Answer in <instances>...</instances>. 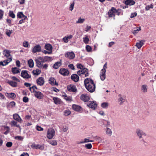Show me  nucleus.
I'll use <instances>...</instances> for the list:
<instances>
[{
	"instance_id": "1",
	"label": "nucleus",
	"mask_w": 156,
	"mask_h": 156,
	"mask_svg": "<svg viewBox=\"0 0 156 156\" xmlns=\"http://www.w3.org/2000/svg\"><path fill=\"white\" fill-rule=\"evenodd\" d=\"M84 83L85 86L88 91L93 92L95 90V85L92 79L87 78L85 80Z\"/></svg>"
},
{
	"instance_id": "2",
	"label": "nucleus",
	"mask_w": 156,
	"mask_h": 156,
	"mask_svg": "<svg viewBox=\"0 0 156 156\" xmlns=\"http://www.w3.org/2000/svg\"><path fill=\"white\" fill-rule=\"evenodd\" d=\"M136 133L139 138L140 140L141 141H142L143 142V144L145 145V143L146 142L143 139L144 137L145 136H146L145 133L139 129H136Z\"/></svg>"
},
{
	"instance_id": "3",
	"label": "nucleus",
	"mask_w": 156,
	"mask_h": 156,
	"mask_svg": "<svg viewBox=\"0 0 156 156\" xmlns=\"http://www.w3.org/2000/svg\"><path fill=\"white\" fill-rule=\"evenodd\" d=\"M55 134L54 129L52 128H50L48 129L47 132V137L49 139H52Z\"/></svg>"
},
{
	"instance_id": "4",
	"label": "nucleus",
	"mask_w": 156,
	"mask_h": 156,
	"mask_svg": "<svg viewBox=\"0 0 156 156\" xmlns=\"http://www.w3.org/2000/svg\"><path fill=\"white\" fill-rule=\"evenodd\" d=\"M87 106L90 108L95 110L97 106V104L94 101H90L87 104Z\"/></svg>"
},
{
	"instance_id": "5",
	"label": "nucleus",
	"mask_w": 156,
	"mask_h": 156,
	"mask_svg": "<svg viewBox=\"0 0 156 156\" xmlns=\"http://www.w3.org/2000/svg\"><path fill=\"white\" fill-rule=\"evenodd\" d=\"M31 147L34 149H39L41 150H43L44 149V145L36 144H33L31 146Z\"/></svg>"
},
{
	"instance_id": "6",
	"label": "nucleus",
	"mask_w": 156,
	"mask_h": 156,
	"mask_svg": "<svg viewBox=\"0 0 156 156\" xmlns=\"http://www.w3.org/2000/svg\"><path fill=\"white\" fill-rule=\"evenodd\" d=\"M65 56L70 59H73L75 57V54L73 51L67 52L65 54Z\"/></svg>"
},
{
	"instance_id": "7",
	"label": "nucleus",
	"mask_w": 156,
	"mask_h": 156,
	"mask_svg": "<svg viewBox=\"0 0 156 156\" xmlns=\"http://www.w3.org/2000/svg\"><path fill=\"white\" fill-rule=\"evenodd\" d=\"M67 90L69 92H76L77 90L76 86L73 84H70L67 87Z\"/></svg>"
},
{
	"instance_id": "8",
	"label": "nucleus",
	"mask_w": 156,
	"mask_h": 156,
	"mask_svg": "<svg viewBox=\"0 0 156 156\" xmlns=\"http://www.w3.org/2000/svg\"><path fill=\"white\" fill-rule=\"evenodd\" d=\"M27 70H22L21 71V76L24 78L29 79L31 77L30 75L29 74Z\"/></svg>"
},
{
	"instance_id": "9",
	"label": "nucleus",
	"mask_w": 156,
	"mask_h": 156,
	"mask_svg": "<svg viewBox=\"0 0 156 156\" xmlns=\"http://www.w3.org/2000/svg\"><path fill=\"white\" fill-rule=\"evenodd\" d=\"M32 51L33 53L41 52V47L39 44H37L34 47Z\"/></svg>"
},
{
	"instance_id": "10",
	"label": "nucleus",
	"mask_w": 156,
	"mask_h": 156,
	"mask_svg": "<svg viewBox=\"0 0 156 156\" xmlns=\"http://www.w3.org/2000/svg\"><path fill=\"white\" fill-rule=\"evenodd\" d=\"M36 82L38 85L42 86L44 83V78L42 77H39L37 80Z\"/></svg>"
},
{
	"instance_id": "11",
	"label": "nucleus",
	"mask_w": 156,
	"mask_h": 156,
	"mask_svg": "<svg viewBox=\"0 0 156 156\" xmlns=\"http://www.w3.org/2000/svg\"><path fill=\"white\" fill-rule=\"evenodd\" d=\"M59 73L64 76H67L69 73L68 69L65 68H61L59 70Z\"/></svg>"
},
{
	"instance_id": "12",
	"label": "nucleus",
	"mask_w": 156,
	"mask_h": 156,
	"mask_svg": "<svg viewBox=\"0 0 156 156\" xmlns=\"http://www.w3.org/2000/svg\"><path fill=\"white\" fill-rule=\"evenodd\" d=\"M49 83L52 86L56 85L58 86V83L56 81V80L54 78L51 77L48 80Z\"/></svg>"
},
{
	"instance_id": "13",
	"label": "nucleus",
	"mask_w": 156,
	"mask_h": 156,
	"mask_svg": "<svg viewBox=\"0 0 156 156\" xmlns=\"http://www.w3.org/2000/svg\"><path fill=\"white\" fill-rule=\"evenodd\" d=\"M81 99L84 102H87L90 99L88 95L87 94H82L80 96Z\"/></svg>"
},
{
	"instance_id": "14",
	"label": "nucleus",
	"mask_w": 156,
	"mask_h": 156,
	"mask_svg": "<svg viewBox=\"0 0 156 156\" xmlns=\"http://www.w3.org/2000/svg\"><path fill=\"white\" fill-rule=\"evenodd\" d=\"M34 92V96L37 98L41 99L43 98L44 95L41 92L35 91Z\"/></svg>"
},
{
	"instance_id": "15",
	"label": "nucleus",
	"mask_w": 156,
	"mask_h": 156,
	"mask_svg": "<svg viewBox=\"0 0 156 156\" xmlns=\"http://www.w3.org/2000/svg\"><path fill=\"white\" fill-rule=\"evenodd\" d=\"M72 108L74 110L77 112L81 111L82 109V108L81 106L75 104L72 105Z\"/></svg>"
},
{
	"instance_id": "16",
	"label": "nucleus",
	"mask_w": 156,
	"mask_h": 156,
	"mask_svg": "<svg viewBox=\"0 0 156 156\" xmlns=\"http://www.w3.org/2000/svg\"><path fill=\"white\" fill-rule=\"evenodd\" d=\"M13 117L15 120L17 121L20 123H21L22 120V119L17 114H14L13 115Z\"/></svg>"
},
{
	"instance_id": "17",
	"label": "nucleus",
	"mask_w": 156,
	"mask_h": 156,
	"mask_svg": "<svg viewBox=\"0 0 156 156\" xmlns=\"http://www.w3.org/2000/svg\"><path fill=\"white\" fill-rule=\"evenodd\" d=\"M71 79L74 82H76L79 81V77L77 74H73L71 76Z\"/></svg>"
},
{
	"instance_id": "18",
	"label": "nucleus",
	"mask_w": 156,
	"mask_h": 156,
	"mask_svg": "<svg viewBox=\"0 0 156 156\" xmlns=\"http://www.w3.org/2000/svg\"><path fill=\"white\" fill-rule=\"evenodd\" d=\"M5 95L9 98H11L12 99H14L16 97L15 94L13 93H6Z\"/></svg>"
},
{
	"instance_id": "19",
	"label": "nucleus",
	"mask_w": 156,
	"mask_h": 156,
	"mask_svg": "<svg viewBox=\"0 0 156 156\" xmlns=\"http://www.w3.org/2000/svg\"><path fill=\"white\" fill-rule=\"evenodd\" d=\"M144 42H145V41L144 40H142L140 41L139 42H137L136 43V46L138 48L140 49L144 45Z\"/></svg>"
},
{
	"instance_id": "20",
	"label": "nucleus",
	"mask_w": 156,
	"mask_h": 156,
	"mask_svg": "<svg viewBox=\"0 0 156 156\" xmlns=\"http://www.w3.org/2000/svg\"><path fill=\"white\" fill-rule=\"evenodd\" d=\"M44 48L49 51L52 52V47L51 44H45L44 46Z\"/></svg>"
},
{
	"instance_id": "21",
	"label": "nucleus",
	"mask_w": 156,
	"mask_h": 156,
	"mask_svg": "<svg viewBox=\"0 0 156 156\" xmlns=\"http://www.w3.org/2000/svg\"><path fill=\"white\" fill-rule=\"evenodd\" d=\"M106 72L101 71L100 76L102 81L104 80L106 78L105 73Z\"/></svg>"
},
{
	"instance_id": "22",
	"label": "nucleus",
	"mask_w": 156,
	"mask_h": 156,
	"mask_svg": "<svg viewBox=\"0 0 156 156\" xmlns=\"http://www.w3.org/2000/svg\"><path fill=\"white\" fill-rule=\"evenodd\" d=\"M62 63L61 61L56 62L53 65V67L55 69H57L62 65Z\"/></svg>"
},
{
	"instance_id": "23",
	"label": "nucleus",
	"mask_w": 156,
	"mask_h": 156,
	"mask_svg": "<svg viewBox=\"0 0 156 156\" xmlns=\"http://www.w3.org/2000/svg\"><path fill=\"white\" fill-rule=\"evenodd\" d=\"M135 4V2L133 0H126L125 1V4L126 5H132Z\"/></svg>"
},
{
	"instance_id": "24",
	"label": "nucleus",
	"mask_w": 156,
	"mask_h": 156,
	"mask_svg": "<svg viewBox=\"0 0 156 156\" xmlns=\"http://www.w3.org/2000/svg\"><path fill=\"white\" fill-rule=\"evenodd\" d=\"M7 83L13 87H15L17 86V83L16 82L13 81H12L8 80Z\"/></svg>"
},
{
	"instance_id": "25",
	"label": "nucleus",
	"mask_w": 156,
	"mask_h": 156,
	"mask_svg": "<svg viewBox=\"0 0 156 156\" xmlns=\"http://www.w3.org/2000/svg\"><path fill=\"white\" fill-rule=\"evenodd\" d=\"M35 61L36 62V66L38 68H42L43 64L42 63L43 62L37 59H35Z\"/></svg>"
},
{
	"instance_id": "26",
	"label": "nucleus",
	"mask_w": 156,
	"mask_h": 156,
	"mask_svg": "<svg viewBox=\"0 0 156 156\" xmlns=\"http://www.w3.org/2000/svg\"><path fill=\"white\" fill-rule=\"evenodd\" d=\"M21 70L17 67L12 68V71L13 74L18 73H20Z\"/></svg>"
},
{
	"instance_id": "27",
	"label": "nucleus",
	"mask_w": 156,
	"mask_h": 156,
	"mask_svg": "<svg viewBox=\"0 0 156 156\" xmlns=\"http://www.w3.org/2000/svg\"><path fill=\"white\" fill-rule=\"evenodd\" d=\"M10 124L11 126H14L18 127L20 128V126L19 124H17V122L13 120L10 122Z\"/></svg>"
},
{
	"instance_id": "28",
	"label": "nucleus",
	"mask_w": 156,
	"mask_h": 156,
	"mask_svg": "<svg viewBox=\"0 0 156 156\" xmlns=\"http://www.w3.org/2000/svg\"><path fill=\"white\" fill-rule=\"evenodd\" d=\"M17 17L18 18H27V17L24 15L23 12H19L17 13Z\"/></svg>"
},
{
	"instance_id": "29",
	"label": "nucleus",
	"mask_w": 156,
	"mask_h": 156,
	"mask_svg": "<svg viewBox=\"0 0 156 156\" xmlns=\"http://www.w3.org/2000/svg\"><path fill=\"white\" fill-rule=\"evenodd\" d=\"M53 100L55 104L57 105L60 104L61 100L59 98L57 97H54L53 98Z\"/></svg>"
},
{
	"instance_id": "30",
	"label": "nucleus",
	"mask_w": 156,
	"mask_h": 156,
	"mask_svg": "<svg viewBox=\"0 0 156 156\" xmlns=\"http://www.w3.org/2000/svg\"><path fill=\"white\" fill-rule=\"evenodd\" d=\"M52 58L48 56H45L43 58V60L42 61V62H49L51 61Z\"/></svg>"
},
{
	"instance_id": "31",
	"label": "nucleus",
	"mask_w": 156,
	"mask_h": 156,
	"mask_svg": "<svg viewBox=\"0 0 156 156\" xmlns=\"http://www.w3.org/2000/svg\"><path fill=\"white\" fill-rule=\"evenodd\" d=\"M101 122L104 125L106 126H108L110 124V122L109 121L105 119H103Z\"/></svg>"
},
{
	"instance_id": "32",
	"label": "nucleus",
	"mask_w": 156,
	"mask_h": 156,
	"mask_svg": "<svg viewBox=\"0 0 156 156\" xmlns=\"http://www.w3.org/2000/svg\"><path fill=\"white\" fill-rule=\"evenodd\" d=\"M29 66L30 68L33 67L34 66L33 61L32 59H29L28 62Z\"/></svg>"
},
{
	"instance_id": "33",
	"label": "nucleus",
	"mask_w": 156,
	"mask_h": 156,
	"mask_svg": "<svg viewBox=\"0 0 156 156\" xmlns=\"http://www.w3.org/2000/svg\"><path fill=\"white\" fill-rule=\"evenodd\" d=\"M112 9H111L108 12V16L109 18L111 17H115V14H113L112 13Z\"/></svg>"
},
{
	"instance_id": "34",
	"label": "nucleus",
	"mask_w": 156,
	"mask_h": 156,
	"mask_svg": "<svg viewBox=\"0 0 156 156\" xmlns=\"http://www.w3.org/2000/svg\"><path fill=\"white\" fill-rule=\"evenodd\" d=\"M34 75H38L41 73V71L39 69H37L35 70H33L32 72Z\"/></svg>"
},
{
	"instance_id": "35",
	"label": "nucleus",
	"mask_w": 156,
	"mask_h": 156,
	"mask_svg": "<svg viewBox=\"0 0 156 156\" xmlns=\"http://www.w3.org/2000/svg\"><path fill=\"white\" fill-rule=\"evenodd\" d=\"M106 133L109 136H111L112 135V132L111 129L109 128H107L106 129Z\"/></svg>"
},
{
	"instance_id": "36",
	"label": "nucleus",
	"mask_w": 156,
	"mask_h": 156,
	"mask_svg": "<svg viewBox=\"0 0 156 156\" xmlns=\"http://www.w3.org/2000/svg\"><path fill=\"white\" fill-rule=\"evenodd\" d=\"M101 107L104 108H107L108 106V104L107 102H103L101 105Z\"/></svg>"
},
{
	"instance_id": "37",
	"label": "nucleus",
	"mask_w": 156,
	"mask_h": 156,
	"mask_svg": "<svg viewBox=\"0 0 156 156\" xmlns=\"http://www.w3.org/2000/svg\"><path fill=\"white\" fill-rule=\"evenodd\" d=\"M6 34L9 37H10L11 34L12 33V30L8 29L6 30Z\"/></svg>"
},
{
	"instance_id": "38",
	"label": "nucleus",
	"mask_w": 156,
	"mask_h": 156,
	"mask_svg": "<svg viewBox=\"0 0 156 156\" xmlns=\"http://www.w3.org/2000/svg\"><path fill=\"white\" fill-rule=\"evenodd\" d=\"M12 60V59L11 58L4 60L3 62V63L4 62L5 63L4 64V65H5V66L6 65L8 64Z\"/></svg>"
},
{
	"instance_id": "39",
	"label": "nucleus",
	"mask_w": 156,
	"mask_h": 156,
	"mask_svg": "<svg viewBox=\"0 0 156 156\" xmlns=\"http://www.w3.org/2000/svg\"><path fill=\"white\" fill-rule=\"evenodd\" d=\"M49 143L53 146H55L57 144V142L56 140H52L49 142Z\"/></svg>"
},
{
	"instance_id": "40",
	"label": "nucleus",
	"mask_w": 156,
	"mask_h": 156,
	"mask_svg": "<svg viewBox=\"0 0 156 156\" xmlns=\"http://www.w3.org/2000/svg\"><path fill=\"white\" fill-rule=\"evenodd\" d=\"M137 29L136 30L132 31V32L134 34H136L138 33L139 31L141 30L140 27H137Z\"/></svg>"
},
{
	"instance_id": "41",
	"label": "nucleus",
	"mask_w": 156,
	"mask_h": 156,
	"mask_svg": "<svg viewBox=\"0 0 156 156\" xmlns=\"http://www.w3.org/2000/svg\"><path fill=\"white\" fill-rule=\"evenodd\" d=\"M4 51L5 52V55L6 56L8 57L10 55V53H11L10 51L9 50H6L5 51Z\"/></svg>"
},
{
	"instance_id": "42",
	"label": "nucleus",
	"mask_w": 156,
	"mask_h": 156,
	"mask_svg": "<svg viewBox=\"0 0 156 156\" xmlns=\"http://www.w3.org/2000/svg\"><path fill=\"white\" fill-rule=\"evenodd\" d=\"M34 87H35V88L37 90L38 89L36 86L34 85L31 87H30L29 88V90L31 93L34 92V91H35L34 89Z\"/></svg>"
},
{
	"instance_id": "43",
	"label": "nucleus",
	"mask_w": 156,
	"mask_h": 156,
	"mask_svg": "<svg viewBox=\"0 0 156 156\" xmlns=\"http://www.w3.org/2000/svg\"><path fill=\"white\" fill-rule=\"evenodd\" d=\"M83 41L85 44H88L89 43V39L87 37H86L83 38Z\"/></svg>"
},
{
	"instance_id": "44",
	"label": "nucleus",
	"mask_w": 156,
	"mask_h": 156,
	"mask_svg": "<svg viewBox=\"0 0 156 156\" xmlns=\"http://www.w3.org/2000/svg\"><path fill=\"white\" fill-rule=\"evenodd\" d=\"M84 20V19H82L80 17L79 18L78 20L76 21V23H82L83 22Z\"/></svg>"
},
{
	"instance_id": "45",
	"label": "nucleus",
	"mask_w": 156,
	"mask_h": 156,
	"mask_svg": "<svg viewBox=\"0 0 156 156\" xmlns=\"http://www.w3.org/2000/svg\"><path fill=\"white\" fill-rule=\"evenodd\" d=\"M71 114V112L69 109L66 110L64 112V114L65 116H67Z\"/></svg>"
},
{
	"instance_id": "46",
	"label": "nucleus",
	"mask_w": 156,
	"mask_h": 156,
	"mask_svg": "<svg viewBox=\"0 0 156 156\" xmlns=\"http://www.w3.org/2000/svg\"><path fill=\"white\" fill-rule=\"evenodd\" d=\"M9 16L12 18H14L15 17V15L13 13L12 11H10L9 12Z\"/></svg>"
},
{
	"instance_id": "47",
	"label": "nucleus",
	"mask_w": 156,
	"mask_h": 156,
	"mask_svg": "<svg viewBox=\"0 0 156 156\" xmlns=\"http://www.w3.org/2000/svg\"><path fill=\"white\" fill-rule=\"evenodd\" d=\"M117 12H116L117 15L118 16L122 15H123V12L122 10L121 9H117Z\"/></svg>"
},
{
	"instance_id": "48",
	"label": "nucleus",
	"mask_w": 156,
	"mask_h": 156,
	"mask_svg": "<svg viewBox=\"0 0 156 156\" xmlns=\"http://www.w3.org/2000/svg\"><path fill=\"white\" fill-rule=\"evenodd\" d=\"M142 90L144 92H145L147 91V86L146 85H143L142 86Z\"/></svg>"
},
{
	"instance_id": "49",
	"label": "nucleus",
	"mask_w": 156,
	"mask_h": 156,
	"mask_svg": "<svg viewBox=\"0 0 156 156\" xmlns=\"http://www.w3.org/2000/svg\"><path fill=\"white\" fill-rule=\"evenodd\" d=\"M119 101H121L120 105H122L123 103L125 102V99L123 98H120L118 99Z\"/></svg>"
},
{
	"instance_id": "50",
	"label": "nucleus",
	"mask_w": 156,
	"mask_h": 156,
	"mask_svg": "<svg viewBox=\"0 0 156 156\" xmlns=\"http://www.w3.org/2000/svg\"><path fill=\"white\" fill-rule=\"evenodd\" d=\"M74 2L73 1V2L71 3L70 4V6L69 7V10L71 11H72L73 9L74 6Z\"/></svg>"
},
{
	"instance_id": "51",
	"label": "nucleus",
	"mask_w": 156,
	"mask_h": 156,
	"mask_svg": "<svg viewBox=\"0 0 156 156\" xmlns=\"http://www.w3.org/2000/svg\"><path fill=\"white\" fill-rule=\"evenodd\" d=\"M85 147L87 149H90L92 147L91 144H88L85 145Z\"/></svg>"
},
{
	"instance_id": "52",
	"label": "nucleus",
	"mask_w": 156,
	"mask_h": 156,
	"mask_svg": "<svg viewBox=\"0 0 156 156\" xmlns=\"http://www.w3.org/2000/svg\"><path fill=\"white\" fill-rule=\"evenodd\" d=\"M86 49L88 52H90L92 50V48L89 45H87L86 47Z\"/></svg>"
},
{
	"instance_id": "53",
	"label": "nucleus",
	"mask_w": 156,
	"mask_h": 156,
	"mask_svg": "<svg viewBox=\"0 0 156 156\" xmlns=\"http://www.w3.org/2000/svg\"><path fill=\"white\" fill-rule=\"evenodd\" d=\"M5 129H6V130L4 132V134L5 135H6L9 133L10 128L9 127L6 126L5 127Z\"/></svg>"
},
{
	"instance_id": "54",
	"label": "nucleus",
	"mask_w": 156,
	"mask_h": 156,
	"mask_svg": "<svg viewBox=\"0 0 156 156\" xmlns=\"http://www.w3.org/2000/svg\"><path fill=\"white\" fill-rule=\"evenodd\" d=\"M23 102H25V103L29 101V98L27 97H26V96L24 97H23Z\"/></svg>"
},
{
	"instance_id": "55",
	"label": "nucleus",
	"mask_w": 156,
	"mask_h": 156,
	"mask_svg": "<svg viewBox=\"0 0 156 156\" xmlns=\"http://www.w3.org/2000/svg\"><path fill=\"white\" fill-rule=\"evenodd\" d=\"M77 68L81 69H83L84 68L83 66L81 64H77Z\"/></svg>"
},
{
	"instance_id": "56",
	"label": "nucleus",
	"mask_w": 156,
	"mask_h": 156,
	"mask_svg": "<svg viewBox=\"0 0 156 156\" xmlns=\"http://www.w3.org/2000/svg\"><path fill=\"white\" fill-rule=\"evenodd\" d=\"M153 6L152 5H147L145 7V9L146 10H148L150 8H153Z\"/></svg>"
},
{
	"instance_id": "57",
	"label": "nucleus",
	"mask_w": 156,
	"mask_h": 156,
	"mask_svg": "<svg viewBox=\"0 0 156 156\" xmlns=\"http://www.w3.org/2000/svg\"><path fill=\"white\" fill-rule=\"evenodd\" d=\"M64 96V98L67 101H70L71 100V98L70 97L67 96V95L65 94V95H63Z\"/></svg>"
},
{
	"instance_id": "58",
	"label": "nucleus",
	"mask_w": 156,
	"mask_h": 156,
	"mask_svg": "<svg viewBox=\"0 0 156 156\" xmlns=\"http://www.w3.org/2000/svg\"><path fill=\"white\" fill-rule=\"evenodd\" d=\"M12 145V143L11 142H7L6 144V146L8 147H11Z\"/></svg>"
},
{
	"instance_id": "59",
	"label": "nucleus",
	"mask_w": 156,
	"mask_h": 156,
	"mask_svg": "<svg viewBox=\"0 0 156 156\" xmlns=\"http://www.w3.org/2000/svg\"><path fill=\"white\" fill-rule=\"evenodd\" d=\"M83 141H84L83 142L84 143L94 142L93 140H90L87 138H85L84 140Z\"/></svg>"
},
{
	"instance_id": "60",
	"label": "nucleus",
	"mask_w": 156,
	"mask_h": 156,
	"mask_svg": "<svg viewBox=\"0 0 156 156\" xmlns=\"http://www.w3.org/2000/svg\"><path fill=\"white\" fill-rule=\"evenodd\" d=\"M23 46L25 48H27L29 46V43L27 41H25L23 43Z\"/></svg>"
},
{
	"instance_id": "61",
	"label": "nucleus",
	"mask_w": 156,
	"mask_h": 156,
	"mask_svg": "<svg viewBox=\"0 0 156 156\" xmlns=\"http://www.w3.org/2000/svg\"><path fill=\"white\" fill-rule=\"evenodd\" d=\"M15 139L18 140H22L23 138L21 136H15Z\"/></svg>"
},
{
	"instance_id": "62",
	"label": "nucleus",
	"mask_w": 156,
	"mask_h": 156,
	"mask_svg": "<svg viewBox=\"0 0 156 156\" xmlns=\"http://www.w3.org/2000/svg\"><path fill=\"white\" fill-rule=\"evenodd\" d=\"M11 79L13 80L14 81H17V82H20V80L18 78H16L15 76H12V77H11Z\"/></svg>"
},
{
	"instance_id": "63",
	"label": "nucleus",
	"mask_w": 156,
	"mask_h": 156,
	"mask_svg": "<svg viewBox=\"0 0 156 156\" xmlns=\"http://www.w3.org/2000/svg\"><path fill=\"white\" fill-rule=\"evenodd\" d=\"M37 130L39 131H42L43 130V128L41 127L38 126H36Z\"/></svg>"
},
{
	"instance_id": "64",
	"label": "nucleus",
	"mask_w": 156,
	"mask_h": 156,
	"mask_svg": "<svg viewBox=\"0 0 156 156\" xmlns=\"http://www.w3.org/2000/svg\"><path fill=\"white\" fill-rule=\"evenodd\" d=\"M107 63H105V64L103 66V69H102L101 71H105L106 72V69L107 68Z\"/></svg>"
}]
</instances>
